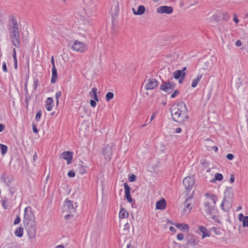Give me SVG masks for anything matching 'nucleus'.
Masks as SVG:
<instances>
[{
    "label": "nucleus",
    "instance_id": "obj_1",
    "mask_svg": "<svg viewBox=\"0 0 248 248\" xmlns=\"http://www.w3.org/2000/svg\"><path fill=\"white\" fill-rule=\"evenodd\" d=\"M24 226L30 238L35 237L36 232L35 217L31 206H27L24 209Z\"/></svg>",
    "mask_w": 248,
    "mask_h": 248
},
{
    "label": "nucleus",
    "instance_id": "obj_2",
    "mask_svg": "<svg viewBox=\"0 0 248 248\" xmlns=\"http://www.w3.org/2000/svg\"><path fill=\"white\" fill-rule=\"evenodd\" d=\"M216 197L215 195H211L209 197V199L212 201L213 205L206 201L204 202V210L206 213V216L209 219H212L216 221L217 220V210L215 209V204L216 203Z\"/></svg>",
    "mask_w": 248,
    "mask_h": 248
},
{
    "label": "nucleus",
    "instance_id": "obj_3",
    "mask_svg": "<svg viewBox=\"0 0 248 248\" xmlns=\"http://www.w3.org/2000/svg\"><path fill=\"white\" fill-rule=\"evenodd\" d=\"M170 110L174 121L182 124L187 120L188 118V115L183 114L176 111H174L173 112V109L171 108H170Z\"/></svg>",
    "mask_w": 248,
    "mask_h": 248
},
{
    "label": "nucleus",
    "instance_id": "obj_4",
    "mask_svg": "<svg viewBox=\"0 0 248 248\" xmlns=\"http://www.w3.org/2000/svg\"><path fill=\"white\" fill-rule=\"evenodd\" d=\"M174 111L181 112L182 114L187 115V108L185 103L180 101L177 103L173 104L170 107Z\"/></svg>",
    "mask_w": 248,
    "mask_h": 248
},
{
    "label": "nucleus",
    "instance_id": "obj_5",
    "mask_svg": "<svg viewBox=\"0 0 248 248\" xmlns=\"http://www.w3.org/2000/svg\"><path fill=\"white\" fill-rule=\"evenodd\" d=\"M186 239L187 242L185 245V248H196V246L199 243V240L192 234H188Z\"/></svg>",
    "mask_w": 248,
    "mask_h": 248
},
{
    "label": "nucleus",
    "instance_id": "obj_6",
    "mask_svg": "<svg viewBox=\"0 0 248 248\" xmlns=\"http://www.w3.org/2000/svg\"><path fill=\"white\" fill-rule=\"evenodd\" d=\"M73 203V202L70 201H66L62 207L63 212L66 213H72L75 212L78 206V204L77 202H75L74 205Z\"/></svg>",
    "mask_w": 248,
    "mask_h": 248
},
{
    "label": "nucleus",
    "instance_id": "obj_7",
    "mask_svg": "<svg viewBox=\"0 0 248 248\" xmlns=\"http://www.w3.org/2000/svg\"><path fill=\"white\" fill-rule=\"evenodd\" d=\"M175 87V83L170 82L169 79L167 82L163 81V84L160 86L159 89L167 93H170Z\"/></svg>",
    "mask_w": 248,
    "mask_h": 248
},
{
    "label": "nucleus",
    "instance_id": "obj_8",
    "mask_svg": "<svg viewBox=\"0 0 248 248\" xmlns=\"http://www.w3.org/2000/svg\"><path fill=\"white\" fill-rule=\"evenodd\" d=\"M195 184V180L193 177H186L183 181V184L186 189V194L187 195L191 190Z\"/></svg>",
    "mask_w": 248,
    "mask_h": 248
},
{
    "label": "nucleus",
    "instance_id": "obj_9",
    "mask_svg": "<svg viewBox=\"0 0 248 248\" xmlns=\"http://www.w3.org/2000/svg\"><path fill=\"white\" fill-rule=\"evenodd\" d=\"M72 49L76 51L83 52L88 49L87 45L83 42L75 41L72 46Z\"/></svg>",
    "mask_w": 248,
    "mask_h": 248
},
{
    "label": "nucleus",
    "instance_id": "obj_10",
    "mask_svg": "<svg viewBox=\"0 0 248 248\" xmlns=\"http://www.w3.org/2000/svg\"><path fill=\"white\" fill-rule=\"evenodd\" d=\"M112 148L108 145H106L103 150V155L106 160H110L112 155Z\"/></svg>",
    "mask_w": 248,
    "mask_h": 248
},
{
    "label": "nucleus",
    "instance_id": "obj_11",
    "mask_svg": "<svg viewBox=\"0 0 248 248\" xmlns=\"http://www.w3.org/2000/svg\"><path fill=\"white\" fill-rule=\"evenodd\" d=\"M158 86V81L154 78H149L145 84V88L147 90H153Z\"/></svg>",
    "mask_w": 248,
    "mask_h": 248
},
{
    "label": "nucleus",
    "instance_id": "obj_12",
    "mask_svg": "<svg viewBox=\"0 0 248 248\" xmlns=\"http://www.w3.org/2000/svg\"><path fill=\"white\" fill-rule=\"evenodd\" d=\"M173 12V8L171 6H161L157 9V12L161 14H170Z\"/></svg>",
    "mask_w": 248,
    "mask_h": 248
},
{
    "label": "nucleus",
    "instance_id": "obj_13",
    "mask_svg": "<svg viewBox=\"0 0 248 248\" xmlns=\"http://www.w3.org/2000/svg\"><path fill=\"white\" fill-rule=\"evenodd\" d=\"M73 153L70 151H65L62 153L61 156L67 161V164H70L72 162Z\"/></svg>",
    "mask_w": 248,
    "mask_h": 248
},
{
    "label": "nucleus",
    "instance_id": "obj_14",
    "mask_svg": "<svg viewBox=\"0 0 248 248\" xmlns=\"http://www.w3.org/2000/svg\"><path fill=\"white\" fill-rule=\"evenodd\" d=\"M1 179L8 186L14 180V178L12 175H8L6 173H3L1 176Z\"/></svg>",
    "mask_w": 248,
    "mask_h": 248
},
{
    "label": "nucleus",
    "instance_id": "obj_15",
    "mask_svg": "<svg viewBox=\"0 0 248 248\" xmlns=\"http://www.w3.org/2000/svg\"><path fill=\"white\" fill-rule=\"evenodd\" d=\"M124 186L125 192V197L127 202L131 203L133 200L130 196L131 188L126 183H124Z\"/></svg>",
    "mask_w": 248,
    "mask_h": 248
},
{
    "label": "nucleus",
    "instance_id": "obj_16",
    "mask_svg": "<svg viewBox=\"0 0 248 248\" xmlns=\"http://www.w3.org/2000/svg\"><path fill=\"white\" fill-rule=\"evenodd\" d=\"M193 198L192 196H188L185 200V203H184V212L186 213H189L192 207L190 202H189L190 200H191Z\"/></svg>",
    "mask_w": 248,
    "mask_h": 248
},
{
    "label": "nucleus",
    "instance_id": "obj_17",
    "mask_svg": "<svg viewBox=\"0 0 248 248\" xmlns=\"http://www.w3.org/2000/svg\"><path fill=\"white\" fill-rule=\"evenodd\" d=\"M10 38L13 44L16 47H19L20 45V40L19 34H16L14 35H10Z\"/></svg>",
    "mask_w": 248,
    "mask_h": 248
},
{
    "label": "nucleus",
    "instance_id": "obj_18",
    "mask_svg": "<svg viewBox=\"0 0 248 248\" xmlns=\"http://www.w3.org/2000/svg\"><path fill=\"white\" fill-rule=\"evenodd\" d=\"M54 106V101L53 99L49 97L47 98L46 101L45 107L47 111H51Z\"/></svg>",
    "mask_w": 248,
    "mask_h": 248
},
{
    "label": "nucleus",
    "instance_id": "obj_19",
    "mask_svg": "<svg viewBox=\"0 0 248 248\" xmlns=\"http://www.w3.org/2000/svg\"><path fill=\"white\" fill-rule=\"evenodd\" d=\"M166 207V202L165 199H162L161 200L157 201L155 204L156 209L164 210Z\"/></svg>",
    "mask_w": 248,
    "mask_h": 248
},
{
    "label": "nucleus",
    "instance_id": "obj_20",
    "mask_svg": "<svg viewBox=\"0 0 248 248\" xmlns=\"http://www.w3.org/2000/svg\"><path fill=\"white\" fill-rule=\"evenodd\" d=\"M239 220L242 222L244 227H248V216H244L241 213L239 215Z\"/></svg>",
    "mask_w": 248,
    "mask_h": 248
},
{
    "label": "nucleus",
    "instance_id": "obj_21",
    "mask_svg": "<svg viewBox=\"0 0 248 248\" xmlns=\"http://www.w3.org/2000/svg\"><path fill=\"white\" fill-rule=\"evenodd\" d=\"M173 77L175 79H178L180 78H185L186 74L185 73H182V71L180 70H177L173 73Z\"/></svg>",
    "mask_w": 248,
    "mask_h": 248
},
{
    "label": "nucleus",
    "instance_id": "obj_22",
    "mask_svg": "<svg viewBox=\"0 0 248 248\" xmlns=\"http://www.w3.org/2000/svg\"><path fill=\"white\" fill-rule=\"evenodd\" d=\"M58 78L57 70L55 67H52V77L51 78V83H55L56 82Z\"/></svg>",
    "mask_w": 248,
    "mask_h": 248
},
{
    "label": "nucleus",
    "instance_id": "obj_23",
    "mask_svg": "<svg viewBox=\"0 0 248 248\" xmlns=\"http://www.w3.org/2000/svg\"><path fill=\"white\" fill-rule=\"evenodd\" d=\"M176 227L182 231H188L189 230V227L188 225L185 223H175L174 224Z\"/></svg>",
    "mask_w": 248,
    "mask_h": 248
},
{
    "label": "nucleus",
    "instance_id": "obj_24",
    "mask_svg": "<svg viewBox=\"0 0 248 248\" xmlns=\"http://www.w3.org/2000/svg\"><path fill=\"white\" fill-rule=\"evenodd\" d=\"M202 77V75H198L197 77L193 80L191 87L193 88L196 87L198 85Z\"/></svg>",
    "mask_w": 248,
    "mask_h": 248
},
{
    "label": "nucleus",
    "instance_id": "obj_25",
    "mask_svg": "<svg viewBox=\"0 0 248 248\" xmlns=\"http://www.w3.org/2000/svg\"><path fill=\"white\" fill-rule=\"evenodd\" d=\"M199 230L202 233V237L203 238L209 236L208 233V231L205 227L200 226L199 227Z\"/></svg>",
    "mask_w": 248,
    "mask_h": 248
},
{
    "label": "nucleus",
    "instance_id": "obj_26",
    "mask_svg": "<svg viewBox=\"0 0 248 248\" xmlns=\"http://www.w3.org/2000/svg\"><path fill=\"white\" fill-rule=\"evenodd\" d=\"M23 228L22 227H19L16 229L15 232V234L16 236L18 237H21L23 236Z\"/></svg>",
    "mask_w": 248,
    "mask_h": 248
},
{
    "label": "nucleus",
    "instance_id": "obj_27",
    "mask_svg": "<svg viewBox=\"0 0 248 248\" xmlns=\"http://www.w3.org/2000/svg\"><path fill=\"white\" fill-rule=\"evenodd\" d=\"M10 35H14L19 33L18 28L16 27H9Z\"/></svg>",
    "mask_w": 248,
    "mask_h": 248
},
{
    "label": "nucleus",
    "instance_id": "obj_28",
    "mask_svg": "<svg viewBox=\"0 0 248 248\" xmlns=\"http://www.w3.org/2000/svg\"><path fill=\"white\" fill-rule=\"evenodd\" d=\"M97 89L96 88H93L92 89V93H90V96L96 101H98V98L97 95Z\"/></svg>",
    "mask_w": 248,
    "mask_h": 248
},
{
    "label": "nucleus",
    "instance_id": "obj_29",
    "mask_svg": "<svg viewBox=\"0 0 248 248\" xmlns=\"http://www.w3.org/2000/svg\"><path fill=\"white\" fill-rule=\"evenodd\" d=\"M128 216V213L126 212V210L124 208H122L119 213V217L121 218H124L127 217Z\"/></svg>",
    "mask_w": 248,
    "mask_h": 248
},
{
    "label": "nucleus",
    "instance_id": "obj_30",
    "mask_svg": "<svg viewBox=\"0 0 248 248\" xmlns=\"http://www.w3.org/2000/svg\"><path fill=\"white\" fill-rule=\"evenodd\" d=\"M223 178V176L222 174L219 173H217L215 175L214 178L213 180L211 181V182H214L216 181H221Z\"/></svg>",
    "mask_w": 248,
    "mask_h": 248
},
{
    "label": "nucleus",
    "instance_id": "obj_31",
    "mask_svg": "<svg viewBox=\"0 0 248 248\" xmlns=\"http://www.w3.org/2000/svg\"><path fill=\"white\" fill-rule=\"evenodd\" d=\"M145 11V7L143 5H140L137 11V15H141L144 14Z\"/></svg>",
    "mask_w": 248,
    "mask_h": 248
},
{
    "label": "nucleus",
    "instance_id": "obj_32",
    "mask_svg": "<svg viewBox=\"0 0 248 248\" xmlns=\"http://www.w3.org/2000/svg\"><path fill=\"white\" fill-rule=\"evenodd\" d=\"M114 97V94L112 92H108L106 94V99L107 102H109Z\"/></svg>",
    "mask_w": 248,
    "mask_h": 248
},
{
    "label": "nucleus",
    "instance_id": "obj_33",
    "mask_svg": "<svg viewBox=\"0 0 248 248\" xmlns=\"http://www.w3.org/2000/svg\"><path fill=\"white\" fill-rule=\"evenodd\" d=\"M10 22L11 23V25H10L9 27H16L18 28V25L17 24V22L16 18H13L10 20Z\"/></svg>",
    "mask_w": 248,
    "mask_h": 248
},
{
    "label": "nucleus",
    "instance_id": "obj_34",
    "mask_svg": "<svg viewBox=\"0 0 248 248\" xmlns=\"http://www.w3.org/2000/svg\"><path fill=\"white\" fill-rule=\"evenodd\" d=\"M78 170L80 174H83L86 172V168L85 166L81 165L78 168Z\"/></svg>",
    "mask_w": 248,
    "mask_h": 248
},
{
    "label": "nucleus",
    "instance_id": "obj_35",
    "mask_svg": "<svg viewBox=\"0 0 248 248\" xmlns=\"http://www.w3.org/2000/svg\"><path fill=\"white\" fill-rule=\"evenodd\" d=\"M0 149L2 155L6 154L7 150V146L4 144H0Z\"/></svg>",
    "mask_w": 248,
    "mask_h": 248
},
{
    "label": "nucleus",
    "instance_id": "obj_36",
    "mask_svg": "<svg viewBox=\"0 0 248 248\" xmlns=\"http://www.w3.org/2000/svg\"><path fill=\"white\" fill-rule=\"evenodd\" d=\"M39 80L37 77L33 78V90L35 91L37 89V87L39 85Z\"/></svg>",
    "mask_w": 248,
    "mask_h": 248
},
{
    "label": "nucleus",
    "instance_id": "obj_37",
    "mask_svg": "<svg viewBox=\"0 0 248 248\" xmlns=\"http://www.w3.org/2000/svg\"><path fill=\"white\" fill-rule=\"evenodd\" d=\"M222 19L225 20H228L230 16L227 12H223L221 14Z\"/></svg>",
    "mask_w": 248,
    "mask_h": 248
},
{
    "label": "nucleus",
    "instance_id": "obj_38",
    "mask_svg": "<svg viewBox=\"0 0 248 248\" xmlns=\"http://www.w3.org/2000/svg\"><path fill=\"white\" fill-rule=\"evenodd\" d=\"M8 200L7 199L6 197L3 198V199L2 200V204L4 207V209H7L8 207Z\"/></svg>",
    "mask_w": 248,
    "mask_h": 248
},
{
    "label": "nucleus",
    "instance_id": "obj_39",
    "mask_svg": "<svg viewBox=\"0 0 248 248\" xmlns=\"http://www.w3.org/2000/svg\"><path fill=\"white\" fill-rule=\"evenodd\" d=\"M42 115V111L41 110H39L37 111L36 116L35 120L36 122H38L40 120V119L41 118Z\"/></svg>",
    "mask_w": 248,
    "mask_h": 248
},
{
    "label": "nucleus",
    "instance_id": "obj_40",
    "mask_svg": "<svg viewBox=\"0 0 248 248\" xmlns=\"http://www.w3.org/2000/svg\"><path fill=\"white\" fill-rule=\"evenodd\" d=\"M61 95H62L61 91H58L56 93L55 97H56V103H57V105L58 104V103H59V98L60 97Z\"/></svg>",
    "mask_w": 248,
    "mask_h": 248
},
{
    "label": "nucleus",
    "instance_id": "obj_41",
    "mask_svg": "<svg viewBox=\"0 0 248 248\" xmlns=\"http://www.w3.org/2000/svg\"><path fill=\"white\" fill-rule=\"evenodd\" d=\"M68 176L69 177H70V178H73L75 176V172L74 171V170H70L68 172Z\"/></svg>",
    "mask_w": 248,
    "mask_h": 248
},
{
    "label": "nucleus",
    "instance_id": "obj_42",
    "mask_svg": "<svg viewBox=\"0 0 248 248\" xmlns=\"http://www.w3.org/2000/svg\"><path fill=\"white\" fill-rule=\"evenodd\" d=\"M128 179L130 182H134L136 181V176L134 174H131L130 176H129Z\"/></svg>",
    "mask_w": 248,
    "mask_h": 248
},
{
    "label": "nucleus",
    "instance_id": "obj_43",
    "mask_svg": "<svg viewBox=\"0 0 248 248\" xmlns=\"http://www.w3.org/2000/svg\"><path fill=\"white\" fill-rule=\"evenodd\" d=\"M177 238L179 240H182L184 238V235L183 233H179L177 235Z\"/></svg>",
    "mask_w": 248,
    "mask_h": 248
},
{
    "label": "nucleus",
    "instance_id": "obj_44",
    "mask_svg": "<svg viewBox=\"0 0 248 248\" xmlns=\"http://www.w3.org/2000/svg\"><path fill=\"white\" fill-rule=\"evenodd\" d=\"M3 248H17L16 246L10 244H6Z\"/></svg>",
    "mask_w": 248,
    "mask_h": 248
},
{
    "label": "nucleus",
    "instance_id": "obj_45",
    "mask_svg": "<svg viewBox=\"0 0 248 248\" xmlns=\"http://www.w3.org/2000/svg\"><path fill=\"white\" fill-rule=\"evenodd\" d=\"M179 93V91L177 90L174 91L171 94V98L175 97Z\"/></svg>",
    "mask_w": 248,
    "mask_h": 248
},
{
    "label": "nucleus",
    "instance_id": "obj_46",
    "mask_svg": "<svg viewBox=\"0 0 248 248\" xmlns=\"http://www.w3.org/2000/svg\"><path fill=\"white\" fill-rule=\"evenodd\" d=\"M13 59H14V68L15 69H17V60L16 56H15V58H13Z\"/></svg>",
    "mask_w": 248,
    "mask_h": 248
},
{
    "label": "nucleus",
    "instance_id": "obj_47",
    "mask_svg": "<svg viewBox=\"0 0 248 248\" xmlns=\"http://www.w3.org/2000/svg\"><path fill=\"white\" fill-rule=\"evenodd\" d=\"M32 130L34 133H37L38 132V130L36 128V125L34 123L32 124Z\"/></svg>",
    "mask_w": 248,
    "mask_h": 248
},
{
    "label": "nucleus",
    "instance_id": "obj_48",
    "mask_svg": "<svg viewBox=\"0 0 248 248\" xmlns=\"http://www.w3.org/2000/svg\"><path fill=\"white\" fill-rule=\"evenodd\" d=\"M130 228V224L128 223H126L124 226V231H126L127 232H129V229Z\"/></svg>",
    "mask_w": 248,
    "mask_h": 248
},
{
    "label": "nucleus",
    "instance_id": "obj_49",
    "mask_svg": "<svg viewBox=\"0 0 248 248\" xmlns=\"http://www.w3.org/2000/svg\"><path fill=\"white\" fill-rule=\"evenodd\" d=\"M2 70L4 72H7L8 71L7 66H6V63L5 62H2Z\"/></svg>",
    "mask_w": 248,
    "mask_h": 248
},
{
    "label": "nucleus",
    "instance_id": "obj_50",
    "mask_svg": "<svg viewBox=\"0 0 248 248\" xmlns=\"http://www.w3.org/2000/svg\"><path fill=\"white\" fill-rule=\"evenodd\" d=\"M20 218L18 216H17L16 217V219H15L14 224V225L18 224L20 222Z\"/></svg>",
    "mask_w": 248,
    "mask_h": 248
},
{
    "label": "nucleus",
    "instance_id": "obj_51",
    "mask_svg": "<svg viewBox=\"0 0 248 248\" xmlns=\"http://www.w3.org/2000/svg\"><path fill=\"white\" fill-rule=\"evenodd\" d=\"M227 158L229 160H232L233 157L234 155L232 154H228L226 155Z\"/></svg>",
    "mask_w": 248,
    "mask_h": 248
},
{
    "label": "nucleus",
    "instance_id": "obj_52",
    "mask_svg": "<svg viewBox=\"0 0 248 248\" xmlns=\"http://www.w3.org/2000/svg\"><path fill=\"white\" fill-rule=\"evenodd\" d=\"M96 100H90V105L92 107H95L96 105Z\"/></svg>",
    "mask_w": 248,
    "mask_h": 248
},
{
    "label": "nucleus",
    "instance_id": "obj_53",
    "mask_svg": "<svg viewBox=\"0 0 248 248\" xmlns=\"http://www.w3.org/2000/svg\"><path fill=\"white\" fill-rule=\"evenodd\" d=\"M16 188H15L14 187L9 188V191H10L11 195H13L14 194H15L16 191Z\"/></svg>",
    "mask_w": 248,
    "mask_h": 248
},
{
    "label": "nucleus",
    "instance_id": "obj_54",
    "mask_svg": "<svg viewBox=\"0 0 248 248\" xmlns=\"http://www.w3.org/2000/svg\"><path fill=\"white\" fill-rule=\"evenodd\" d=\"M51 63L52 64V67H55L54 58L52 56L51 58Z\"/></svg>",
    "mask_w": 248,
    "mask_h": 248
},
{
    "label": "nucleus",
    "instance_id": "obj_55",
    "mask_svg": "<svg viewBox=\"0 0 248 248\" xmlns=\"http://www.w3.org/2000/svg\"><path fill=\"white\" fill-rule=\"evenodd\" d=\"M235 177L233 174L231 175V178L230 179V182L231 183H233L234 182Z\"/></svg>",
    "mask_w": 248,
    "mask_h": 248
},
{
    "label": "nucleus",
    "instance_id": "obj_56",
    "mask_svg": "<svg viewBox=\"0 0 248 248\" xmlns=\"http://www.w3.org/2000/svg\"><path fill=\"white\" fill-rule=\"evenodd\" d=\"M5 128V125L2 124H0V132L3 131Z\"/></svg>",
    "mask_w": 248,
    "mask_h": 248
},
{
    "label": "nucleus",
    "instance_id": "obj_57",
    "mask_svg": "<svg viewBox=\"0 0 248 248\" xmlns=\"http://www.w3.org/2000/svg\"><path fill=\"white\" fill-rule=\"evenodd\" d=\"M225 200V198H224L223 201L222 202V203L220 204V207H221V209L222 210H223L224 211H226L225 209L224 208Z\"/></svg>",
    "mask_w": 248,
    "mask_h": 248
},
{
    "label": "nucleus",
    "instance_id": "obj_58",
    "mask_svg": "<svg viewBox=\"0 0 248 248\" xmlns=\"http://www.w3.org/2000/svg\"><path fill=\"white\" fill-rule=\"evenodd\" d=\"M233 21L236 24H237L239 21L238 18L237 17V16H235V15H234Z\"/></svg>",
    "mask_w": 248,
    "mask_h": 248
},
{
    "label": "nucleus",
    "instance_id": "obj_59",
    "mask_svg": "<svg viewBox=\"0 0 248 248\" xmlns=\"http://www.w3.org/2000/svg\"><path fill=\"white\" fill-rule=\"evenodd\" d=\"M242 45V43L240 40L236 41L235 43V46H240Z\"/></svg>",
    "mask_w": 248,
    "mask_h": 248
},
{
    "label": "nucleus",
    "instance_id": "obj_60",
    "mask_svg": "<svg viewBox=\"0 0 248 248\" xmlns=\"http://www.w3.org/2000/svg\"><path fill=\"white\" fill-rule=\"evenodd\" d=\"M27 84H28V82H26L25 84V87H24V90H25L26 91V94H28V89H27Z\"/></svg>",
    "mask_w": 248,
    "mask_h": 248
},
{
    "label": "nucleus",
    "instance_id": "obj_61",
    "mask_svg": "<svg viewBox=\"0 0 248 248\" xmlns=\"http://www.w3.org/2000/svg\"><path fill=\"white\" fill-rule=\"evenodd\" d=\"M182 131V129L180 127H178L175 129V132L177 133H180Z\"/></svg>",
    "mask_w": 248,
    "mask_h": 248
},
{
    "label": "nucleus",
    "instance_id": "obj_62",
    "mask_svg": "<svg viewBox=\"0 0 248 248\" xmlns=\"http://www.w3.org/2000/svg\"><path fill=\"white\" fill-rule=\"evenodd\" d=\"M170 231L171 232H176V229L173 226H170L169 228Z\"/></svg>",
    "mask_w": 248,
    "mask_h": 248
},
{
    "label": "nucleus",
    "instance_id": "obj_63",
    "mask_svg": "<svg viewBox=\"0 0 248 248\" xmlns=\"http://www.w3.org/2000/svg\"><path fill=\"white\" fill-rule=\"evenodd\" d=\"M212 149H213V150L215 152H217L218 151V148H217V146H213V147H212Z\"/></svg>",
    "mask_w": 248,
    "mask_h": 248
},
{
    "label": "nucleus",
    "instance_id": "obj_64",
    "mask_svg": "<svg viewBox=\"0 0 248 248\" xmlns=\"http://www.w3.org/2000/svg\"><path fill=\"white\" fill-rule=\"evenodd\" d=\"M126 248H134V247L131 244H128L127 245Z\"/></svg>",
    "mask_w": 248,
    "mask_h": 248
}]
</instances>
